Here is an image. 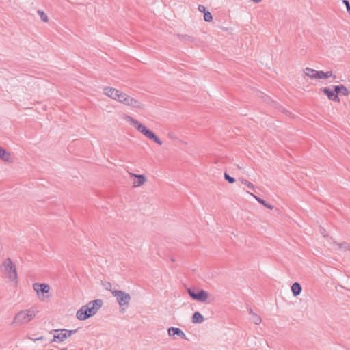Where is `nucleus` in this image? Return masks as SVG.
<instances>
[{"label": "nucleus", "instance_id": "nucleus-1", "mask_svg": "<svg viewBox=\"0 0 350 350\" xmlns=\"http://www.w3.org/2000/svg\"><path fill=\"white\" fill-rule=\"evenodd\" d=\"M103 94L111 100L133 109L144 110L145 109V104L142 100L121 90L107 86L103 88Z\"/></svg>", "mask_w": 350, "mask_h": 350}, {"label": "nucleus", "instance_id": "nucleus-2", "mask_svg": "<svg viewBox=\"0 0 350 350\" xmlns=\"http://www.w3.org/2000/svg\"><path fill=\"white\" fill-rule=\"evenodd\" d=\"M123 120L132 125L138 132L144 135L145 137L154 141L158 145H162V141L154 133L153 131L147 128L144 124L133 118L131 116L124 114Z\"/></svg>", "mask_w": 350, "mask_h": 350}, {"label": "nucleus", "instance_id": "nucleus-3", "mask_svg": "<svg viewBox=\"0 0 350 350\" xmlns=\"http://www.w3.org/2000/svg\"><path fill=\"white\" fill-rule=\"evenodd\" d=\"M102 306L101 299L90 301L77 311L76 318L79 321H85L95 315Z\"/></svg>", "mask_w": 350, "mask_h": 350}, {"label": "nucleus", "instance_id": "nucleus-4", "mask_svg": "<svg viewBox=\"0 0 350 350\" xmlns=\"http://www.w3.org/2000/svg\"><path fill=\"white\" fill-rule=\"evenodd\" d=\"M76 332V329H59L52 330L49 332L52 336V338L49 341L47 345L53 347L54 343L62 342L70 338Z\"/></svg>", "mask_w": 350, "mask_h": 350}, {"label": "nucleus", "instance_id": "nucleus-5", "mask_svg": "<svg viewBox=\"0 0 350 350\" xmlns=\"http://www.w3.org/2000/svg\"><path fill=\"white\" fill-rule=\"evenodd\" d=\"M37 312L38 311L34 308L21 310L15 315L12 325H21L27 323L36 317Z\"/></svg>", "mask_w": 350, "mask_h": 350}, {"label": "nucleus", "instance_id": "nucleus-6", "mask_svg": "<svg viewBox=\"0 0 350 350\" xmlns=\"http://www.w3.org/2000/svg\"><path fill=\"white\" fill-rule=\"evenodd\" d=\"M303 73L305 77H308L312 80L326 79L329 77H332L334 79H336V76L334 75L332 71L324 72L322 70H317L309 67L305 68L303 70Z\"/></svg>", "mask_w": 350, "mask_h": 350}, {"label": "nucleus", "instance_id": "nucleus-7", "mask_svg": "<svg viewBox=\"0 0 350 350\" xmlns=\"http://www.w3.org/2000/svg\"><path fill=\"white\" fill-rule=\"evenodd\" d=\"M108 289L117 299V301L120 306V312L124 313L129 306V301L131 300V295L122 291Z\"/></svg>", "mask_w": 350, "mask_h": 350}, {"label": "nucleus", "instance_id": "nucleus-8", "mask_svg": "<svg viewBox=\"0 0 350 350\" xmlns=\"http://www.w3.org/2000/svg\"><path fill=\"white\" fill-rule=\"evenodd\" d=\"M188 294L194 300L200 302H206L211 300L212 296L210 293L202 289H188Z\"/></svg>", "mask_w": 350, "mask_h": 350}, {"label": "nucleus", "instance_id": "nucleus-9", "mask_svg": "<svg viewBox=\"0 0 350 350\" xmlns=\"http://www.w3.org/2000/svg\"><path fill=\"white\" fill-rule=\"evenodd\" d=\"M2 269L10 280L14 281L17 279L16 269L10 258H6L4 260L2 265Z\"/></svg>", "mask_w": 350, "mask_h": 350}, {"label": "nucleus", "instance_id": "nucleus-10", "mask_svg": "<svg viewBox=\"0 0 350 350\" xmlns=\"http://www.w3.org/2000/svg\"><path fill=\"white\" fill-rule=\"evenodd\" d=\"M129 174L131 178H133L132 182L133 187H139L147 181L146 176L144 174H136L132 172H129Z\"/></svg>", "mask_w": 350, "mask_h": 350}, {"label": "nucleus", "instance_id": "nucleus-11", "mask_svg": "<svg viewBox=\"0 0 350 350\" xmlns=\"http://www.w3.org/2000/svg\"><path fill=\"white\" fill-rule=\"evenodd\" d=\"M168 336L175 338L177 336L181 338L186 339V335L184 332L178 327H171L167 329Z\"/></svg>", "mask_w": 350, "mask_h": 350}, {"label": "nucleus", "instance_id": "nucleus-12", "mask_svg": "<svg viewBox=\"0 0 350 350\" xmlns=\"http://www.w3.org/2000/svg\"><path fill=\"white\" fill-rule=\"evenodd\" d=\"M322 92L327 96L329 100L340 102V98L335 91H332L328 88H324L322 89Z\"/></svg>", "mask_w": 350, "mask_h": 350}, {"label": "nucleus", "instance_id": "nucleus-13", "mask_svg": "<svg viewBox=\"0 0 350 350\" xmlns=\"http://www.w3.org/2000/svg\"><path fill=\"white\" fill-rule=\"evenodd\" d=\"M249 315L250 321L255 325H260L262 323L261 317L255 313L252 309L249 310Z\"/></svg>", "mask_w": 350, "mask_h": 350}, {"label": "nucleus", "instance_id": "nucleus-14", "mask_svg": "<svg viewBox=\"0 0 350 350\" xmlns=\"http://www.w3.org/2000/svg\"><path fill=\"white\" fill-rule=\"evenodd\" d=\"M0 159L5 162H12L11 154L0 146Z\"/></svg>", "mask_w": 350, "mask_h": 350}, {"label": "nucleus", "instance_id": "nucleus-15", "mask_svg": "<svg viewBox=\"0 0 350 350\" xmlns=\"http://www.w3.org/2000/svg\"><path fill=\"white\" fill-rule=\"evenodd\" d=\"M33 288L39 297L42 300L44 299V284L34 283Z\"/></svg>", "mask_w": 350, "mask_h": 350}, {"label": "nucleus", "instance_id": "nucleus-16", "mask_svg": "<svg viewBox=\"0 0 350 350\" xmlns=\"http://www.w3.org/2000/svg\"><path fill=\"white\" fill-rule=\"evenodd\" d=\"M334 249L336 250L341 251V252H345V251H350V244L346 242L339 243H335L334 244Z\"/></svg>", "mask_w": 350, "mask_h": 350}, {"label": "nucleus", "instance_id": "nucleus-17", "mask_svg": "<svg viewBox=\"0 0 350 350\" xmlns=\"http://www.w3.org/2000/svg\"><path fill=\"white\" fill-rule=\"evenodd\" d=\"M334 91L336 92L338 96V94H340L343 96H348L349 94V91L343 85H335L334 87Z\"/></svg>", "mask_w": 350, "mask_h": 350}, {"label": "nucleus", "instance_id": "nucleus-18", "mask_svg": "<svg viewBox=\"0 0 350 350\" xmlns=\"http://www.w3.org/2000/svg\"><path fill=\"white\" fill-rule=\"evenodd\" d=\"M204 321L203 315L199 312H195L192 316V323L197 324L201 323Z\"/></svg>", "mask_w": 350, "mask_h": 350}, {"label": "nucleus", "instance_id": "nucleus-19", "mask_svg": "<svg viewBox=\"0 0 350 350\" xmlns=\"http://www.w3.org/2000/svg\"><path fill=\"white\" fill-rule=\"evenodd\" d=\"M291 291L294 297H297L301 291V286L298 282H295L291 286Z\"/></svg>", "mask_w": 350, "mask_h": 350}, {"label": "nucleus", "instance_id": "nucleus-20", "mask_svg": "<svg viewBox=\"0 0 350 350\" xmlns=\"http://www.w3.org/2000/svg\"><path fill=\"white\" fill-rule=\"evenodd\" d=\"M239 180L241 183V184L246 185L252 191L255 190L254 185L247 180L245 178H239Z\"/></svg>", "mask_w": 350, "mask_h": 350}, {"label": "nucleus", "instance_id": "nucleus-21", "mask_svg": "<svg viewBox=\"0 0 350 350\" xmlns=\"http://www.w3.org/2000/svg\"><path fill=\"white\" fill-rule=\"evenodd\" d=\"M204 20L206 22H211L213 21V16L209 11H207L204 14Z\"/></svg>", "mask_w": 350, "mask_h": 350}, {"label": "nucleus", "instance_id": "nucleus-22", "mask_svg": "<svg viewBox=\"0 0 350 350\" xmlns=\"http://www.w3.org/2000/svg\"><path fill=\"white\" fill-rule=\"evenodd\" d=\"M224 178L230 183H234L235 182V179L233 177L230 176L227 173H224Z\"/></svg>", "mask_w": 350, "mask_h": 350}, {"label": "nucleus", "instance_id": "nucleus-23", "mask_svg": "<svg viewBox=\"0 0 350 350\" xmlns=\"http://www.w3.org/2000/svg\"><path fill=\"white\" fill-rule=\"evenodd\" d=\"M247 193H249V192H247ZM250 194L252 196H253V198H254L257 202H258L260 204H262V205H263V204L266 202V201H265L264 200L261 199L260 198H259V197H258V196H256L254 195L253 193H250Z\"/></svg>", "mask_w": 350, "mask_h": 350}, {"label": "nucleus", "instance_id": "nucleus-24", "mask_svg": "<svg viewBox=\"0 0 350 350\" xmlns=\"http://www.w3.org/2000/svg\"><path fill=\"white\" fill-rule=\"evenodd\" d=\"M178 37L191 42H193L194 40V38L193 37L189 36L188 35H178Z\"/></svg>", "mask_w": 350, "mask_h": 350}, {"label": "nucleus", "instance_id": "nucleus-25", "mask_svg": "<svg viewBox=\"0 0 350 350\" xmlns=\"http://www.w3.org/2000/svg\"><path fill=\"white\" fill-rule=\"evenodd\" d=\"M198 10L199 12H202V13H205L206 12V7L202 5H198Z\"/></svg>", "mask_w": 350, "mask_h": 350}, {"label": "nucleus", "instance_id": "nucleus-26", "mask_svg": "<svg viewBox=\"0 0 350 350\" xmlns=\"http://www.w3.org/2000/svg\"><path fill=\"white\" fill-rule=\"evenodd\" d=\"M167 135H168V137H169L170 139H173V140H176V141H178V137L174 135V133H169Z\"/></svg>", "mask_w": 350, "mask_h": 350}, {"label": "nucleus", "instance_id": "nucleus-27", "mask_svg": "<svg viewBox=\"0 0 350 350\" xmlns=\"http://www.w3.org/2000/svg\"><path fill=\"white\" fill-rule=\"evenodd\" d=\"M343 3L345 4L347 10L349 12H350V4L348 1L344 0Z\"/></svg>", "mask_w": 350, "mask_h": 350}, {"label": "nucleus", "instance_id": "nucleus-28", "mask_svg": "<svg viewBox=\"0 0 350 350\" xmlns=\"http://www.w3.org/2000/svg\"><path fill=\"white\" fill-rule=\"evenodd\" d=\"M263 206L270 210H272L273 208V206H272L270 204H268L267 202L263 204Z\"/></svg>", "mask_w": 350, "mask_h": 350}, {"label": "nucleus", "instance_id": "nucleus-29", "mask_svg": "<svg viewBox=\"0 0 350 350\" xmlns=\"http://www.w3.org/2000/svg\"><path fill=\"white\" fill-rule=\"evenodd\" d=\"M263 206L270 210H272L273 208V206H272L270 204H268L267 202L263 204Z\"/></svg>", "mask_w": 350, "mask_h": 350}, {"label": "nucleus", "instance_id": "nucleus-30", "mask_svg": "<svg viewBox=\"0 0 350 350\" xmlns=\"http://www.w3.org/2000/svg\"><path fill=\"white\" fill-rule=\"evenodd\" d=\"M27 338L30 339V340H34V341H36V340H42L43 336H39V337H38V338H31V337H29V336H27Z\"/></svg>", "mask_w": 350, "mask_h": 350}, {"label": "nucleus", "instance_id": "nucleus-31", "mask_svg": "<svg viewBox=\"0 0 350 350\" xmlns=\"http://www.w3.org/2000/svg\"><path fill=\"white\" fill-rule=\"evenodd\" d=\"M38 14L40 16L41 20L44 21V11L38 10Z\"/></svg>", "mask_w": 350, "mask_h": 350}, {"label": "nucleus", "instance_id": "nucleus-32", "mask_svg": "<svg viewBox=\"0 0 350 350\" xmlns=\"http://www.w3.org/2000/svg\"><path fill=\"white\" fill-rule=\"evenodd\" d=\"M50 290V286L45 284V293H48Z\"/></svg>", "mask_w": 350, "mask_h": 350}, {"label": "nucleus", "instance_id": "nucleus-33", "mask_svg": "<svg viewBox=\"0 0 350 350\" xmlns=\"http://www.w3.org/2000/svg\"><path fill=\"white\" fill-rule=\"evenodd\" d=\"M50 297H51L50 294H47L46 295H45V301H48Z\"/></svg>", "mask_w": 350, "mask_h": 350}, {"label": "nucleus", "instance_id": "nucleus-34", "mask_svg": "<svg viewBox=\"0 0 350 350\" xmlns=\"http://www.w3.org/2000/svg\"><path fill=\"white\" fill-rule=\"evenodd\" d=\"M254 3H258L262 1V0H252Z\"/></svg>", "mask_w": 350, "mask_h": 350}, {"label": "nucleus", "instance_id": "nucleus-35", "mask_svg": "<svg viewBox=\"0 0 350 350\" xmlns=\"http://www.w3.org/2000/svg\"><path fill=\"white\" fill-rule=\"evenodd\" d=\"M55 348L57 349V350H66V349L64 348V349H59L57 348V347H55Z\"/></svg>", "mask_w": 350, "mask_h": 350}, {"label": "nucleus", "instance_id": "nucleus-36", "mask_svg": "<svg viewBox=\"0 0 350 350\" xmlns=\"http://www.w3.org/2000/svg\"><path fill=\"white\" fill-rule=\"evenodd\" d=\"M47 21V17L45 16L44 21L46 22Z\"/></svg>", "mask_w": 350, "mask_h": 350}]
</instances>
